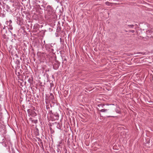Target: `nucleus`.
<instances>
[{
    "instance_id": "f257e3e1",
    "label": "nucleus",
    "mask_w": 153,
    "mask_h": 153,
    "mask_svg": "<svg viewBox=\"0 0 153 153\" xmlns=\"http://www.w3.org/2000/svg\"><path fill=\"white\" fill-rule=\"evenodd\" d=\"M45 10L47 15L49 16H50L53 13V8L50 5L47 6Z\"/></svg>"
},
{
    "instance_id": "f03ea898",
    "label": "nucleus",
    "mask_w": 153,
    "mask_h": 153,
    "mask_svg": "<svg viewBox=\"0 0 153 153\" xmlns=\"http://www.w3.org/2000/svg\"><path fill=\"white\" fill-rule=\"evenodd\" d=\"M9 23V25H8V28L10 30H12L13 29V27H12L11 24L12 23V21L11 20H10L9 21H7V23Z\"/></svg>"
},
{
    "instance_id": "7ed1b4c3",
    "label": "nucleus",
    "mask_w": 153,
    "mask_h": 153,
    "mask_svg": "<svg viewBox=\"0 0 153 153\" xmlns=\"http://www.w3.org/2000/svg\"><path fill=\"white\" fill-rule=\"evenodd\" d=\"M153 32V29H152L151 30H148L146 31V33L148 35H151V34Z\"/></svg>"
},
{
    "instance_id": "20e7f679",
    "label": "nucleus",
    "mask_w": 153,
    "mask_h": 153,
    "mask_svg": "<svg viewBox=\"0 0 153 153\" xmlns=\"http://www.w3.org/2000/svg\"><path fill=\"white\" fill-rule=\"evenodd\" d=\"M108 110V109H102L101 110H100V112H106Z\"/></svg>"
},
{
    "instance_id": "39448f33",
    "label": "nucleus",
    "mask_w": 153,
    "mask_h": 153,
    "mask_svg": "<svg viewBox=\"0 0 153 153\" xmlns=\"http://www.w3.org/2000/svg\"><path fill=\"white\" fill-rule=\"evenodd\" d=\"M105 106V105L103 104H101L98 105V106L99 107H102V108H103V107Z\"/></svg>"
},
{
    "instance_id": "423d86ee",
    "label": "nucleus",
    "mask_w": 153,
    "mask_h": 153,
    "mask_svg": "<svg viewBox=\"0 0 153 153\" xmlns=\"http://www.w3.org/2000/svg\"><path fill=\"white\" fill-rule=\"evenodd\" d=\"M105 4L107 5H110L111 3H110L108 1H107L105 2Z\"/></svg>"
},
{
    "instance_id": "0eeeda50",
    "label": "nucleus",
    "mask_w": 153,
    "mask_h": 153,
    "mask_svg": "<svg viewBox=\"0 0 153 153\" xmlns=\"http://www.w3.org/2000/svg\"><path fill=\"white\" fill-rule=\"evenodd\" d=\"M128 26L131 28H133L134 27V25H128Z\"/></svg>"
},
{
    "instance_id": "6e6552de",
    "label": "nucleus",
    "mask_w": 153,
    "mask_h": 153,
    "mask_svg": "<svg viewBox=\"0 0 153 153\" xmlns=\"http://www.w3.org/2000/svg\"><path fill=\"white\" fill-rule=\"evenodd\" d=\"M129 32H131L132 33H134V30H130L129 31Z\"/></svg>"
},
{
    "instance_id": "1a4fd4ad",
    "label": "nucleus",
    "mask_w": 153,
    "mask_h": 153,
    "mask_svg": "<svg viewBox=\"0 0 153 153\" xmlns=\"http://www.w3.org/2000/svg\"><path fill=\"white\" fill-rule=\"evenodd\" d=\"M3 114V113H2L1 110L0 109V115H2V114Z\"/></svg>"
},
{
    "instance_id": "9d476101",
    "label": "nucleus",
    "mask_w": 153,
    "mask_h": 153,
    "mask_svg": "<svg viewBox=\"0 0 153 153\" xmlns=\"http://www.w3.org/2000/svg\"><path fill=\"white\" fill-rule=\"evenodd\" d=\"M9 23H7V21L6 22V24L8 26L9 25Z\"/></svg>"
},
{
    "instance_id": "9b49d317",
    "label": "nucleus",
    "mask_w": 153,
    "mask_h": 153,
    "mask_svg": "<svg viewBox=\"0 0 153 153\" xmlns=\"http://www.w3.org/2000/svg\"><path fill=\"white\" fill-rule=\"evenodd\" d=\"M3 17H4L5 16V15H4V14L3 15Z\"/></svg>"
},
{
    "instance_id": "f8f14e48",
    "label": "nucleus",
    "mask_w": 153,
    "mask_h": 153,
    "mask_svg": "<svg viewBox=\"0 0 153 153\" xmlns=\"http://www.w3.org/2000/svg\"><path fill=\"white\" fill-rule=\"evenodd\" d=\"M57 117H58V116L59 115H56Z\"/></svg>"
},
{
    "instance_id": "ddd939ff",
    "label": "nucleus",
    "mask_w": 153,
    "mask_h": 153,
    "mask_svg": "<svg viewBox=\"0 0 153 153\" xmlns=\"http://www.w3.org/2000/svg\"><path fill=\"white\" fill-rule=\"evenodd\" d=\"M1 0H0V1H1Z\"/></svg>"
}]
</instances>
